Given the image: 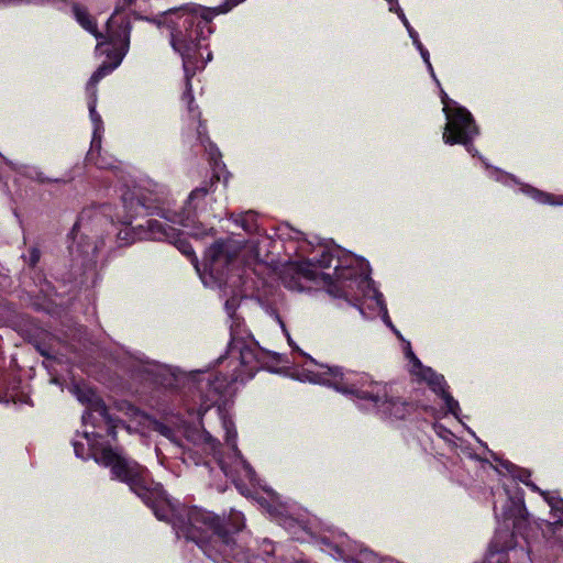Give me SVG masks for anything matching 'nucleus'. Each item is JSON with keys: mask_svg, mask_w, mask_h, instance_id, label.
<instances>
[{"mask_svg": "<svg viewBox=\"0 0 563 563\" xmlns=\"http://www.w3.org/2000/svg\"><path fill=\"white\" fill-rule=\"evenodd\" d=\"M419 375L429 385L431 390L438 396H440L445 389L449 388L444 376L438 374L431 367L422 368V372H420Z\"/></svg>", "mask_w": 563, "mask_h": 563, "instance_id": "nucleus-21", "label": "nucleus"}, {"mask_svg": "<svg viewBox=\"0 0 563 563\" xmlns=\"http://www.w3.org/2000/svg\"><path fill=\"white\" fill-rule=\"evenodd\" d=\"M73 446H74V452L77 457L86 459V448L82 442L74 441Z\"/></svg>", "mask_w": 563, "mask_h": 563, "instance_id": "nucleus-35", "label": "nucleus"}, {"mask_svg": "<svg viewBox=\"0 0 563 563\" xmlns=\"http://www.w3.org/2000/svg\"><path fill=\"white\" fill-rule=\"evenodd\" d=\"M74 394L78 401L86 406L82 421L87 423L89 419H92L95 415H97L100 421L104 423L107 435L110 437L112 441H117L118 428H129L123 420L109 412L103 399L98 396L92 388L76 384L74 386Z\"/></svg>", "mask_w": 563, "mask_h": 563, "instance_id": "nucleus-11", "label": "nucleus"}, {"mask_svg": "<svg viewBox=\"0 0 563 563\" xmlns=\"http://www.w3.org/2000/svg\"><path fill=\"white\" fill-rule=\"evenodd\" d=\"M335 255L329 249H322L319 255L313 256L312 258L307 260L298 265V272L309 280H321V274L316 271V267L319 268H329L332 265Z\"/></svg>", "mask_w": 563, "mask_h": 563, "instance_id": "nucleus-15", "label": "nucleus"}, {"mask_svg": "<svg viewBox=\"0 0 563 563\" xmlns=\"http://www.w3.org/2000/svg\"><path fill=\"white\" fill-rule=\"evenodd\" d=\"M440 397L443 399V401H444V404L446 406L448 412H450L451 415L457 417V413L460 411L459 401L453 398V396L449 393L448 389H445L440 395Z\"/></svg>", "mask_w": 563, "mask_h": 563, "instance_id": "nucleus-27", "label": "nucleus"}, {"mask_svg": "<svg viewBox=\"0 0 563 563\" xmlns=\"http://www.w3.org/2000/svg\"><path fill=\"white\" fill-rule=\"evenodd\" d=\"M201 439H202L203 443H205L206 445H208V448H209L211 451H213V452H214L216 450H218V449H219V446H220V442H219L217 439H214V438H213L209 432H207V431H203V432L201 433Z\"/></svg>", "mask_w": 563, "mask_h": 563, "instance_id": "nucleus-29", "label": "nucleus"}, {"mask_svg": "<svg viewBox=\"0 0 563 563\" xmlns=\"http://www.w3.org/2000/svg\"><path fill=\"white\" fill-rule=\"evenodd\" d=\"M106 207L101 206L98 209H84L75 222L69 238L73 240L68 246L70 255L81 256L84 260L92 261L97 256L98 245L93 238L86 233H80L81 229H87L90 220H99L104 212Z\"/></svg>", "mask_w": 563, "mask_h": 563, "instance_id": "nucleus-12", "label": "nucleus"}, {"mask_svg": "<svg viewBox=\"0 0 563 563\" xmlns=\"http://www.w3.org/2000/svg\"><path fill=\"white\" fill-rule=\"evenodd\" d=\"M96 101H97V96H96V91H95L88 102V109H89V115H90L91 121L95 123L96 126H98L99 124L102 123V120H101V115L96 110Z\"/></svg>", "mask_w": 563, "mask_h": 563, "instance_id": "nucleus-28", "label": "nucleus"}, {"mask_svg": "<svg viewBox=\"0 0 563 563\" xmlns=\"http://www.w3.org/2000/svg\"><path fill=\"white\" fill-rule=\"evenodd\" d=\"M232 323L230 327L231 340L228 346V354L231 357L238 355L240 360V369L235 372L240 375L241 380L251 379L261 368H269L273 364L280 363V355L262 349L257 342L247 343L246 338L250 336L246 331L241 330L238 317L231 316Z\"/></svg>", "mask_w": 563, "mask_h": 563, "instance_id": "nucleus-7", "label": "nucleus"}, {"mask_svg": "<svg viewBox=\"0 0 563 563\" xmlns=\"http://www.w3.org/2000/svg\"><path fill=\"white\" fill-rule=\"evenodd\" d=\"M219 180L220 177L216 173H213L209 179L203 180L199 187L190 192L187 201L188 207L194 211L202 209L201 203L208 196L214 192Z\"/></svg>", "mask_w": 563, "mask_h": 563, "instance_id": "nucleus-18", "label": "nucleus"}, {"mask_svg": "<svg viewBox=\"0 0 563 563\" xmlns=\"http://www.w3.org/2000/svg\"><path fill=\"white\" fill-rule=\"evenodd\" d=\"M544 500L551 508L552 522H548V531L559 541L563 542V499L554 497L550 493H542Z\"/></svg>", "mask_w": 563, "mask_h": 563, "instance_id": "nucleus-17", "label": "nucleus"}, {"mask_svg": "<svg viewBox=\"0 0 563 563\" xmlns=\"http://www.w3.org/2000/svg\"><path fill=\"white\" fill-rule=\"evenodd\" d=\"M0 400L13 404H29L30 396L21 390V379L15 376H5L1 382Z\"/></svg>", "mask_w": 563, "mask_h": 563, "instance_id": "nucleus-16", "label": "nucleus"}, {"mask_svg": "<svg viewBox=\"0 0 563 563\" xmlns=\"http://www.w3.org/2000/svg\"><path fill=\"white\" fill-rule=\"evenodd\" d=\"M446 124L443 132V142L448 145H464L467 152L473 147L474 139L479 134L472 113L462 106H455L446 115Z\"/></svg>", "mask_w": 563, "mask_h": 563, "instance_id": "nucleus-10", "label": "nucleus"}, {"mask_svg": "<svg viewBox=\"0 0 563 563\" xmlns=\"http://www.w3.org/2000/svg\"><path fill=\"white\" fill-rule=\"evenodd\" d=\"M245 0H225L214 9H200L201 13L189 11L185 7L169 9L161 16L148 18L136 11H132L134 19L144 20L156 24L166 25L170 30V45L175 52L181 54L185 59L192 56L201 47V41L206 40L205 30L212 32V19L220 13H227Z\"/></svg>", "mask_w": 563, "mask_h": 563, "instance_id": "nucleus-3", "label": "nucleus"}, {"mask_svg": "<svg viewBox=\"0 0 563 563\" xmlns=\"http://www.w3.org/2000/svg\"><path fill=\"white\" fill-rule=\"evenodd\" d=\"M36 180L41 184H51V183L58 181V179H53V178L45 176L42 172L36 174Z\"/></svg>", "mask_w": 563, "mask_h": 563, "instance_id": "nucleus-38", "label": "nucleus"}, {"mask_svg": "<svg viewBox=\"0 0 563 563\" xmlns=\"http://www.w3.org/2000/svg\"><path fill=\"white\" fill-rule=\"evenodd\" d=\"M441 101L443 103V111H444L445 115L448 113H451L453 110V108L451 109V107H450L451 103H453L454 107L457 106L453 100H451L449 98V96L443 90L441 91Z\"/></svg>", "mask_w": 563, "mask_h": 563, "instance_id": "nucleus-34", "label": "nucleus"}, {"mask_svg": "<svg viewBox=\"0 0 563 563\" xmlns=\"http://www.w3.org/2000/svg\"><path fill=\"white\" fill-rule=\"evenodd\" d=\"M119 410L125 411L126 415H129L132 418H135L140 415V409L132 405L131 402L123 401L119 405Z\"/></svg>", "mask_w": 563, "mask_h": 563, "instance_id": "nucleus-30", "label": "nucleus"}, {"mask_svg": "<svg viewBox=\"0 0 563 563\" xmlns=\"http://www.w3.org/2000/svg\"><path fill=\"white\" fill-rule=\"evenodd\" d=\"M324 369L321 375L325 377L322 383L333 386L336 390L352 394L355 397L368 400L386 417L397 420L406 419L417 410V405L400 397L388 396L386 388L378 383L371 382L367 388L357 387L351 384L343 368L340 366L321 365Z\"/></svg>", "mask_w": 563, "mask_h": 563, "instance_id": "nucleus-6", "label": "nucleus"}, {"mask_svg": "<svg viewBox=\"0 0 563 563\" xmlns=\"http://www.w3.org/2000/svg\"><path fill=\"white\" fill-rule=\"evenodd\" d=\"M494 510H495V515H496V517H499V515H498V512H497V506H496V505L494 506Z\"/></svg>", "mask_w": 563, "mask_h": 563, "instance_id": "nucleus-43", "label": "nucleus"}, {"mask_svg": "<svg viewBox=\"0 0 563 563\" xmlns=\"http://www.w3.org/2000/svg\"><path fill=\"white\" fill-rule=\"evenodd\" d=\"M121 201L124 214L118 221L124 228L117 233L119 246L130 245L136 238L167 241L186 256L199 272V261L195 250L180 230L156 219L146 220V230H144L143 224L137 225V228H131L134 219L148 216H158L173 223L179 221L184 227H189L187 223L190 220L189 214L186 219H180V216L177 213H173V217H170V211L163 207L159 199L141 188H128L122 192Z\"/></svg>", "mask_w": 563, "mask_h": 563, "instance_id": "nucleus-1", "label": "nucleus"}, {"mask_svg": "<svg viewBox=\"0 0 563 563\" xmlns=\"http://www.w3.org/2000/svg\"><path fill=\"white\" fill-rule=\"evenodd\" d=\"M236 222H239L247 233H256L258 231L256 213L252 210L242 213Z\"/></svg>", "mask_w": 563, "mask_h": 563, "instance_id": "nucleus-24", "label": "nucleus"}, {"mask_svg": "<svg viewBox=\"0 0 563 563\" xmlns=\"http://www.w3.org/2000/svg\"><path fill=\"white\" fill-rule=\"evenodd\" d=\"M41 250L37 245H33L29 249L27 255H22L24 263L29 268H35L41 260Z\"/></svg>", "mask_w": 563, "mask_h": 563, "instance_id": "nucleus-26", "label": "nucleus"}, {"mask_svg": "<svg viewBox=\"0 0 563 563\" xmlns=\"http://www.w3.org/2000/svg\"><path fill=\"white\" fill-rule=\"evenodd\" d=\"M542 196H544V198H545L544 200H542L543 202H550V199L552 198V196H551V195H544V194H542Z\"/></svg>", "mask_w": 563, "mask_h": 563, "instance_id": "nucleus-40", "label": "nucleus"}, {"mask_svg": "<svg viewBox=\"0 0 563 563\" xmlns=\"http://www.w3.org/2000/svg\"><path fill=\"white\" fill-rule=\"evenodd\" d=\"M408 356L410 357V361L415 367H418L420 372H422V368H427L422 365L421 361L413 354L412 351L408 352Z\"/></svg>", "mask_w": 563, "mask_h": 563, "instance_id": "nucleus-37", "label": "nucleus"}, {"mask_svg": "<svg viewBox=\"0 0 563 563\" xmlns=\"http://www.w3.org/2000/svg\"><path fill=\"white\" fill-rule=\"evenodd\" d=\"M189 234L195 239H203L206 236H213L216 234V230L213 227H208L202 222H195L192 220V225Z\"/></svg>", "mask_w": 563, "mask_h": 563, "instance_id": "nucleus-25", "label": "nucleus"}, {"mask_svg": "<svg viewBox=\"0 0 563 563\" xmlns=\"http://www.w3.org/2000/svg\"><path fill=\"white\" fill-rule=\"evenodd\" d=\"M96 165H97L99 168H106V166H104V165H102V164H100V163H98V162H96Z\"/></svg>", "mask_w": 563, "mask_h": 563, "instance_id": "nucleus-42", "label": "nucleus"}, {"mask_svg": "<svg viewBox=\"0 0 563 563\" xmlns=\"http://www.w3.org/2000/svg\"><path fill=\"white\" fill-rule=\"evenodd\" d=\"M506 495L507 499L500 514L505 528L495 532L481 563H510V552H520L523 558L529 559L522 549H516V536L526 538L530 525L525 493L520 487H516L512 494L506 489Z\"/></svg>", "mask_w": 563, "mask_h": 563, "instance_id": "nucleus-5", "label": "nucleus"}, {"mask_svg": "<svg viewBox=\"0 0 563 563\" xmlns=\"http://www.w3.org/2000/svg\"><path fill=\"white\" fill-rule=\"evenodd\" d=\"M398 10L399 11L397 13H398L399 18L404 21L406 27L408 29L409 35L412 38L413 44L417 45L418 42H420L419 37H418V33L409 25V22L407 21L402 10L400 8H398Z\"/></svg>", "mask_w": 563, "mask_h": 563, "instance_id": "nucleus-31", "label": "nucleus"}, {"mask_svg": "<svg viewBox=\"0 0 563 563\" xmlns=\"http://www.w3.org/2000/svg\"><path fill=\"white\" fill-rule=\"evenodd\" d=\"M198 51H196L192 56H188V58H186L185 60V57L179 54L183 58V64H184V69H185V73H186V90L184 91L183 93V101L186 102L188 104V110L191 111L192 108H191V104L194 103V100H195V97H194V93H192V88H191V75L189 74V65L195 60L196 58V55H197Z\"/></svg>", "mask_w": 563, "mask_h": 563, "instance_id": "nucleus-22", "label": "nucleus"}, {"mask_svg": "<svg viewBox=\"0 0 563 563\" xmlns=\"http://www.w3.org/2000/svg\"><path fill=\"white\" fill-rule=\"evenodd\" d=\"M398 10L399 11L397 13H398L399 18L404 21L406 27L408 29L409 35L412 38L413 44L417 45L418 42H420L419 37H418V33L409 25V22L407 21L402 10L400 8H398Z\"/></svg>", "mask_w": 563, "mask_h": 563, "instance_id": "nucleus-32", "label": "nucleus"}, {"mask_svg": "<svg viewBox=\"0 0 563 563\" xmlns=\"http://www.w3.org/2000/svg\"><path fill=\"white\" fill-rule=\"evenodd\" d=\"M135 3V0H122L120 1L115 8L111 16L108 19V26H114L122 31H128L131 34L132 25L130 20V14L126 13L128 9Z\"/></svg>", "mask_w": 563, "mask_h": 563, "instance_id": "nucleus-20", "label": "nucleus"}, {"mask_svg": "<svg viewBox=\"0 0 563 563\" xmlns=\"http://www.w3.org/2000/svg\"><path fill=\"white\" fill-rule=\"evenodd\" d=\"M416 46L419 49L423 62L427 64L428 68L430 69L431 75L434 76L433 68L430 63V54H429L428 49L422 45L421 42H418V44Z\"/></svg>", "mask_w": 563, "mask_h": 563, "instance_id": "nucleus-33", "label": "nucleus"}, {"mask_svg": "<svg viewBox=\"0 0 563 563\" xmlns=\"http://www.w3.org/2000/svg\"><path fill=\"white\" fill-rule=\"evenodd\" d=\"M239 379L241 380V377L235 372L231 375L208 373L206 377L199 379L197 384L200 399L198 411L206 412Z\"/></svg>", "mask_w": 563, "mask_h": 563, "instance_id": "nucleus-13", "label": "nucleus"}, {"mask_svg": "<svg viewBox=\"0 0 563 563\" xmlns=\"http://www.w3.org/2000/svg\"><path fill=\"white\" fill-rule=\"evenodd\" d=\"M175 526L187 540L194 541L208 558L217 561V554L223 559L231 555L235 545L233 536L245 523L243 514L233 509L224 520L210 511L191 507L186 512V519H179Z\"/></svg>", "mask_w": 563, "mask_h": 563, "instance_id": "nucleus-2", "label": "nucleus"}, {"mask_svg": "<svg viewBox=\"0 0 563 563\" xmlns=\"http://www.w3.org/2000/svg\"><path fill=\"white\" fill-rule=\"evenodd\" d=\"M355 563H360V562L355 561Z\"/></svg>", "mask_w": 563, "mask_h": 563, "instance_id": "nucleus-45", "label": "nucleus"}, {"mask_svg": "<svg viewBox=\"0 0 563 563\" xmlns=\"http://www.w3.org/2000/svg\"><path fill=\"white\" fill-rule=\"evenodd\" d=\"M386 1L390 5V8H389L390 11H393V12H398L399 11L398 8H400V7L398 5L397 0H386Z\"/></svg>", "mask_w": 563, "mask_h": 563, "instance_id": "nucleus-39", "label": "nucleus"}, {"mask_svg": "<svg viewBox=\"0 0 563 563\" xmlns=\"http://www.w3.org/2000/svg\"><path fill=\"white\" fill-rule=\"evenodd\" d=\"M234 257L235 254L229 251L228 243L223 240H217L205 253L203 269L213 277H220Z\"/></svg>", "mask_w": 563, "mask_h": 563, "instance_id": "nucleus-14", "label": "nucleus"}, {"mask_svg": "<svg viewBox=\"0 0 563 563\" xmlns=\"http://www.w3.org/2000/svg\"><path fill=\"white\" fill-rule=\"evenodd\" d=\"M321 280L331 296L344 299L351 297L355 288L363 289L371 283L368 275L350 264L343 265L340 258L334 273H322Z\"/></svg>", "mask_w": 563, "mask_h": 563, "instance_id": "nucleus-9", "label": "nucleus"}, {"mask_svg": "<svg viewBox=\"0 0 563 563\" xmlns=\"http://www.w3.org/2000/svg\"><path fill=\"white\" fill-rule=\"evenodd\" d=\"M95 144H96V140L93 139V140L91 141V150L93 148Z\"/></svg>", "mask_w": 563, "mask_h": 563, "instance_id": "nucleus-44", "label": "nucleus"}, {"mask_svg": "<svg viewBox=\"0 0 563 563\" xmlns=\"http://www.w3.org/2000/svg\"><path fill=\"white\" fill-rule=\"evenodd\" d=\"M477 152L475 146L473 145V147H471V152H468L470 154H472L473 156L475 155L474 153Z\"/></svg>", "mask_w": 563, "mask_h": 563, "instance_id": "nucleus-41", "label": "nucleus"}, {"mask_svg": "<svg viewBox=\"0 0 563 563\" xmlns=\"http://www.w3.org/2000/svg\"><path fill=\"white\" fill-rule=\"evenodd\" d=\"M96 461L110 468L113 479L126 484L153 510L158 520L168 519L170 503L167 494L163 485L152 478L145 466L110 445L101 449Z\"/></svg>", "mask_w": 563, "mask_h": 563, "instance_id": "nucleus-4", "label": "nucleus"}, {"mask_svg": "<svg viewBox=\"0 0 563 563\" xmlns=\"http://www.w3.org/2000/svg\"><path fill=\"white\" fill-rule=\"evenodd\" d=\"M71 11L74 13L76 21L79 23V25L84 30H86L87 32L92 34L98 40V42L100 40L104 41L107 33L102 34L98 30V25H97L95 18L92 15H90V13L88 12V9L85 5L75 2L71 5Z\"/></svg>", "mask_w": 563, "mask_h": 563, "instance_id": "nucleus-19", "label": "nucleus"}, {"mask_svg": "<svg viewBox=\"0 0 563 563\" xmlns=\"http://www.w3.org/2000/svg\"><path fill=\"white\" fill-rule=\"evenodd\" d=\"M34 346H35L36 351H37L42 356H44V357H46V358H52V357H53V356H52V354H51L49 349H48L46 345H44V344H41V343L36 342V343L34 344Z\"/></svg>", "mask_w": 563, "mask_h": 563, "instance_id": "nucleus-36", "label": "nucleus"}, {"mask_svg": "<svg viewBox=\"0 0 563 563\" xmlns=\"http://www.w3.org/2000/svg\"><path fill=\"white\" fill-rule=\"evenodd\" d=\"M130 36L128 31L107 25V36L104 41L98 42L96 48L101 55H106L109 62L103 63L93 71L88 82V89L121 64L130 47Z\"/></svg>", "mask_w": 563, "mask_h": 563, "instance_id": "nucleus-8", "label": "nucleus"}, {"mask_svg": "<svg viewBox=\"0 0 563 563\" xmlns=\"http://www.w3.org/2000/svg\"><path fill=\"white\" fill-rule=\"evenodd\" d=\"M507 470L512 474V476L523 483L526 486L531 487L532 490L539 492V487L530 481L531 472L526 468L518 467L512 463L508 462L506 465Z\"/></svg>", "mask_w": 563, "mask_h": 563, "instance_id": "nucleus-23", "label": "nucleus"}]
</instances>
